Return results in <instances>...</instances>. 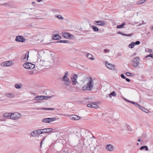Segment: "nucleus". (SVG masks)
I'll return each mask as SVG.
<instances>
[{"label":"nucleus","mask_w":153,"mask_h":153,"mask_svg":"<svg viewBox=\"0 0 153 153\" xmlns=\"http://www.w3.org/2000/svg\"><path fill=\"white\" fill-rule=\"evenodd\" d=\"M90 79L86 85H84L82 88L83 91H91L94 87L93 81L92 78L90 77Z\"/></svg>","instance_id":"f257e3e1"},{"label":"nucleus","mask_w":153,"mask_h":153,"mask_svg":"<svg viewBox=\"0 0 153 153\" xmlns=\"http://www.w3.org/2000/svg\"><path fill=\"white\" fill-rule=\"evenodd\" d=\"M37 57V61L36 62V64L39 66H47L45 64V61L43 60L42 56L39 55L38 52L36 55Z\"/></svg>","instance_id":"f03ea898"},{"label":"nucleus","mask_w":153,"mask_h":153,"mask_svg":"<svg viewBox=\"0 0 153 153\" xmlns=\"http://www.w3.org/2000/svg\"><path fill=\"white\" fill-rule=\"evenodd\" d=\"M21 115L18 112L11 113L10 119L13 120H17L21 117Z\"/></svg>","instance_id":"7ed1b4c3"},{"label":"nucleus","mask_w":153,"mask_h":153,"mask_svg":"<svg viewBox=\"0 0 153 153\" xmlns=\"http://www.w3.org/2000/svg\"><path fill=\"white\" fill-rule=\"evenodd\" d=\"M24 68L27 69L31 70L35 67V65L31 63L27 62L23 64Z\"/></svg>","instance_id":"20e7f679"},{"label":"nucleus","mask_w":153,"mask_h":153,"mask_svg":"<svg viewBox=\"0 0 153 153\" xmlns=\"http://www.w3.org/2000/svg\"><path fill=\"white\" fill-rule=\"evenodd\" d=\"M42 129L36 130L33 131L31 133V135L33 137H36L38 135L42 134Z\"/></svg>","instance_id":"39448f33"},{"label":"nucleus","mask_w":153,"mask_h":153,"mask_svg":"<svg viewBox=\"0 0 153 153\" xmlns=\"http://www.w3.org/2000/svg\"><path fill=\"white\" fill-rule=\"evenodd\" d=\"M139 59L137 57H135L133 60L132 65L134 67H137L139 64Z\"/></svg>","instance_id":"423d86ee"},{"label":"nucleus","mask_w":153,"mask_h":153,"mask_svg":"<svg viewBox=\"0 0 153 153\" xmlns=\"http://www.w3.org/2000/svg\"><path fill=\"white\" fill-rule=\"evenodd\" d=\"M56 119V117L45 118L42 119V121L45 123H50L55 121Z\"/></svg>","instance_id":"0eeeda50"},{"label":"nucleus","mask_w":153,"mask_h":153,"mask_svg":"<svg viewBox=\"0 0 153 153\" xmlns=\"http://www.w3.org/2000/svg\"><path fill=\"white\" fill-rule=\"evenodd\" d=\"M52 97V96H36L35 98V100H39L42 99H47L48 98H50Z\"/></svg>","instance_id":"6e6552de"},{"label":"nucleus","mask_w":153,"mask_h":153,"mask_svg":"<svg viewBox=\"0 0 153 153\" xmlns=\"http://www.w3.org/2000/svg\"><path fill=\"white\" fill-rule=\"evenodd\" d=\"M78 78L76 74H74L72 77L71 78V80L72 82V85H75L78 83L77 81V79Z\"/></svg>","instance_id":"1a4fd4ad"},{"label":"nucleus","mask_w":153,"mask_h":153,"mask_svg":"<svg viewBox=\"0 0 153 153\" xmlns=\"http://www.w3.org/2000/svg\"><path fill=\"white\" fill-rule=\"evenodd\" d=\"M94 23L97 25L102 26H105L107 24L106 22L103 21H95L94 22Z\"/></svg>","instance_id":"9d476101"},{"label":"nucleus","mask_w":153,"mask_h":153,"mask_svg":"<svg viewBox=\"0 0 153 153\" xmlns=\"http://www.w3.org/2000/svg\"><path fill=\"white\" fill-rule=\"evenodd\" d=\"M15 41L18 42H23L25 41V39L22 36H16Z\"/></svg>","instance_id":"9b49d317"},{"label":"nucleus","mask_w":153,"mask_h":153,"mask_svg":"<svg viewBox=\"0 0 153 153\" xmlns=\"http://www.w3.org/2000/svg\"><path fill=\"white\" fill-rule=\"evenodd\" d=\"M13 64L12 61H7L2 62L1 65L3 66H9L12 65Z\"/></svg>","instance_id":"f8f14e48"},{"label":"nucleus","mask_w":153,"mask_h":153,"mask_svg":"<svg viewBox=\"0 0 153 153\" xmlns=\"http://www.w3.org/2000/svg\"><path fill=\"white\" fill-rule=\"evenodd\" d=\"M62 80L65 82V85L67 86H69L71 83L70 80L68 78H65L64 79V78H62Z\"/></svg>","instance_id":"ddd939ff"},{"label":"nucleus","mask_w":153,"mask_h":153,"mask_svg":"<svg viewBox=\"0 0 153 153\" xmlns=\"http://www.w3.org/2000/svg\"><path fill=\"white\" fill-rule=\"evenodd\" d=\"M42 134L49 133L52 131L53 129L51 128H45L41 129Z\"/></svg>","instance_id":"4468645a"},{"label":"nucleus","mask_w":153,"mask_h":153,"mask_svg":"<svg viewBox=\"0 0 153 153\" xmlns=\"http://www.w3.org/2000/svg\"><path fill=\"white\" fill-rule=\"evenodd\" d=\"M106 67L111 70H113L114 68V66L112 64H110L106 62L105 63Z\"/></svg>","instance_id":"2eb2a0df"},{"label":"nucleus","mask_w":153,"mask_h":153,"mask_svg":"<svg viewBox=\"0 0 153 153\" xmlns=\"http://www.w3.org/2000/svg\"><path fill=\"white\" fill-rule=\"evenodd\" d=\"M106 149L109 151L111 152L114 150V148L113 146L111 145H107L106 146Z\"/></svg>","instance_id":"dca6fc26"},{"label":"nucleus","mask_w":153,"mask_h":153,"mask_svg":"<svg viewBox=\"0 0 153 153\" xmlns=\"http://www.w3.org/2000/svg\"><path fill=\"white\" fill-rule=\"evenodd\" d=\"M88 107L91 108H97L98 107V106L96 104L94 103H91L90 104H88L87 105Z\"/></svg>","instance_id":"f3484780"},{"label":"nucleus","mask_w":153,"mask_h":153,"mask_svg":"<svg viewBox=\"0 0 153 153\" xmlns=\"http://www.w3.org/2000/svg\"><path fill=\"white\" fill-rule=\"evenodd\" d=\"M71 118L72 120H78L80 119V117L76 115H72L71 116Z\"/></svg>","instance_id":"a211bd4d"},{"label":"nucleus","mask_w":153,"mask_h":153,"mask_svg":"<svg viewBox=\"0 0 153 153\" xmlns=\"http://www.w3.org/2000/svg\"><path fill=\"white\" fill-rule=\"evenodd\" d=\"M3 117L6 118L7 119H10L11 117V112L5 113L3 115Z\"/></svg>","instance_id":"6ab92c4d"},{"label":"nucleus","mask_w":153,"mask_h":153,"mask_svg":"<svg viewBox=\"0 0 153 153\" xmlns=\"http://www.w3.org/2000/svg\"><path fill=\"white\" fill-rule=\"evenodd\" d=\"M71 36H72V35L68 33H66L63 34V36L66 38H70Z\"/></svg>","instance_id":"aec40b11"},{"label":"nucleus","mask_w":153,"mask_h":153,"mask_svg":"<svg viewBox=\"0 0 153 153\" xmlns=\"http://www.w3.org/2000/svg\"><path fill=\"white\" fill-rule=\"evenodd\" d=\"M52 38L54 40H58L61 38V37L59 36L58 35L56 34L53 35Z\"/></svg>","instance_id":"412c9836"},{"label":"nucleus","mask_w":153,"mask_h":153,"mask_svg":"<svg viewBox=\"0 0 153 153\" xmlns=\"http://www.w3.org/2000/svg\"><path fill=\"white\" fill-rule=\"evenodd\" d=\"M117 33L118 34H121L122 35L127 36H131L132 35V33H131L130 34H125L123 33H122L121 32H120V31L118 32Z\"/></svg>","instance_id":"4be33fe9"},{"label":"nucleus","mask_w":153,"mask_h":153,"mask_svg":"<svg viewBox=\"0 0 153 153\" xmlns=\"http://www.w3.org/2000/svg\"><path fill=\"white\" fill-rule=\"evenodd\" d=\"M125 25L126 23L125 22H123L120 25H117L116 27L117 28H123Z\"/></svg>","instance_id":"5701e85b"},{"label":"nucleus","mask_w":153,"mask_h":153,"mask_svg":"<svg viewBox=\"0 0 153 153\" xmlns=\"http://www.w3.org/2000/svg\"><path fill=\"white\" fill-rule=\"evenodd\" d=\"M0 5L3 6L5 7H10V2L0 4Z\"/></svg>","instance_id":"b1692460"},{"label":"nucleus","mask_w":153,"mask_h":153,"mask_svg":"<svg viewBox=\"0 0 153 153\" xmlns=\"http://www.w3.org/2000/svg\"><path fill=\"white\" fill-rule=\"evenodd\" d=\"M4 95L10 98L13 97L14 96V95L13 94L5 93Z\"/></svg>","instance_id":"393cba45"},{"label":"nucleus","mask_w":153,"mask_h":153,"mask_svg":"<svg viewBox=\"0 0 153 153\" xmlns=\"http://www.w3.org/2000/svg\"><path fill=\"white\" fill-rule=\"evenodd\" d=\"M144 149H145V150L146 151H148L149 150L148 147L146 146H142L140 149V150H142Z\"/></svg>","instance_id":"a878e982"},{"label":"nucleus","mask_w":153,"mask_h":153,"mask_svg":"<svg viewBox=\"0 0 153 153\" xmlns=\"http://www.w3.org/2000/svg\"><path fill=\"white\" fill-rule=\"evenodd\" d=\"M116 95H117V94H116L115 93V92L114 91H113L112 92H111L109 94V97H111L112 96H113V97H116Z\"/></svg>","instance_id":"bb28decb"},{"label":"nucleus","mask_w":153,"mask_h":153,"mask_svg":"<svg viewBox=\"0 0 153 153\" xmlns=\"http://www.w3.org/2000/svg\"><path fill=\"white\" fill-rule=\"evenodd\" d=\"M68 42L69 41L68 40H62L57 41V42L58 43H68Z\"/></svg>","instance_id":"cd10ccee"},{"label":"nucleus","mask_w":153,"mask_h":153,"mask_svg":"<svg viewBox=\"0 0 153 153\" xmlns=\"http://www.w3.org/2000/svg\"><path fill=\"white\" fill-rule=\"evenodd\" d=\"M92 56V55L90 53H88L86 55V57H87L89 59L93 60L94 59L93 58L91 57Z\"/></svg>","instance_id":"c85d7f7f"},{"label":"nucleus","mask_w":153,"mask_h":153,"mask_svg":"<svg viewBox=\"0 0 153 153\" xmlns=\"http://www.w3.org/2000/svg\"><path fill=\"white\" fill-rule=\"evenodd\" d=\"M55 16L56 17L62 20H63L64 19V18H63V17L61 15H55Z\"/></svg>","instance_id":"c756f323"},{"label":"nucleus","mask_w":153,"mask_h":153,"mask_svg":"<svg viewBox=\"0 0 153 153\" xmlns=\"http://www.w3.org/2000/svg\"><path fill=\"white\" fill-rule=\"evenodd\" d=\"M28 55H27V54H25L24 55V56L23 57V59L25 60V61L28 60Z\"/></svg>","instance_id":"7c9ffc66"},{"label":"nucleus","mask_w":153,"mask_h":153,"mask_svg":"<svg viewBox=\"0 0 153 153\" xmlns=\"http://www.w3.org/2000/svg\"><path fill=\"white\" fill-rule=\"evenodd\" d=\"M134 43L133 42H132L128 45V47L131 48H132L134 47Z\"/></svg>","instance_id":"2f4dec72"},{"label":"nucleus","mask_w":153,"mask_h":153,"mask_svg":"<svg viewBox=\"0 0 153 153\" xmlns=\"http://www.w3.org/2000/svg\"><path fill=\"white\" fill-rule=\"evenodd\" d=\"M92 27L93 29L95 31H98L99 30L98 28L97 27L95 26H92Z\"/></svg>","instance_id":"473e14b6"},{"label":"nucleus","mask_w":153,"mask_h":153,"mask_svg":"<svg viewBox=\"0 0 153 153\" xmlns=\"http://www.w3.org/2000/svg\"><path fill=\"white\" fill-rule=\"evenodd\" d=\"M42 110H54V108H43L41 109Z\"/></svg>","instance_id":"72a5a7b5"},{"label":"nucleus","mask_w":153,"mask_h":153,"mask_svg":"<svg viewBox=\"0 0 153 153\" xmlns=\"http://www.w3.org/2000/svg\"><path fill=\"white\" fill-rule=\"evenodd\" d=\"M15 87L17 89H19L21 88V86L19 84H16L15 85Z\"/></svg>","instance_id":"f704fd0d"},{"label":"nucleus","mask_w":153,"mask_h":153,"mask_svg":"<svg viewBox=\"0 0 153 153\" xmlns=\"http://www.w3.org/2000/svg\"><path fill=\"white\" fill-rule=\"evenodd\" d=\"M150 57L152 58H153V55L151 53L149 55H147L145 57V58H148V57Z\"/></svg>","instance_id":"c9c22d12"},{"label":"nucleus","mask_w":153,"mask_h":153,"mask_svg":"<svg viewBox=\"0 0 153 153\" xmlns=\"http://www.w3.org/2000/svg\"><path fill=\"white\" fill-rule=\"evenodd\" d=\"M146 0H140V1L138 2V4H140L145 2Z\"/></svg>","instance_id":"e433bc0d"},{"label":"nucleus","mask_w":153,"mask_h":153,"mask_svg":"<svg viewBox=\"0 0 153 153\" xmlns=\"http://www.w3.org/2000/svg\"><path fill=\"white\" fill-rule=\"evenodd\" d=\"M68 72L67 71H66V72H65V73L64 75L63 76L62 78H64V79L65 78H68L67 77V76H68Z\"/></svg>","instance_id":"4c0bfd02"},{"label":"nucleus","mask_w":153,"mask_h":153,"mask_svg":"<svg viewBox=\"0 0 153 153\" xmlns=\"http://www.w3.org/2000/svg\"><path fill=\"white\" fill-rule=\"evenodd\" d=\"M145 51L146 52H148L149 53H151L152 52V50L150 49H147L145 50Z\"/></svg>","instance_id":"58836bf2"},{"label":"nucleus","mask_w":153,"mask_h":153,"mask_svg":"<svg viewBox=\"0 0 153 153\" xmlns=\"http://www.w3.org/2000/svg\"><path fill=\"white\" fill-rule=\"evenodd\" d=\"M134 45H139L140 43V42L139 41H137L135 42H134Z\"/></svg>","instance_id":"ea45409f"},{"label":"nucleus","mask_w":153,"mask_h":153,"mask_svg":"<svg viewBox=\"0 0 153 153\" xmlns=\"http://www.w3.org/2000/svg\"><path fill=\"white\" fill-rule=\"evenodd\" d=\"M125 74L126 75L128 76H131V75H132V74L129 72H126Z\"/></svg>","instance_id":"a19ab883"},{"label":"nucleus","mask_w":153,"mask_h":153,"mask_svg":"<svg viewBox=\"0 0 153 153\" xmlns=\"http://www.w3.org/2000/svg\"><path fill=\"white\" fill-rule=\"evenodd\" d=\"M131 103L135 105L137 107V106L139 105L137 103H136L133 101H132V102H131Z\"/></svg>","instance_id":"79ce46f5"},{"label":"nucleus","mask_w":153,"mask_h":153,"mask_svg":"<svg viewBox=\"0 0 153 153\" xmlns=\"http://www.w3.org/2000/svg\"><path fill=\"white\" fill-rule=\"evenodd\" d=\"M46 137H45L41 141L40 143V148L42 147V143L43 141H44V140L45 139V138Z\"/></svg>","instance_id":"37998d69"},{"label":"nucleus","mask_w":153,"mask_h":153,"mask_svg":"<svg viewBox=\"0 0 153 153\" xmlns=\"http://www.w3.org/2000/svg\"><path fill=\"white\" fill-rule=\"evenodd\" d=\"M143 109V111L146 113H149V111L148 110L145 109L144 108V109Z\"/></svg>","instance_id":"c03bdc74"},{"label":"nucleus","mask_w":153,"mask_h":153,"mask_svg":"<svg viewBox=\"0 0 153 153\" xmlns=\"http://www.w3.org/2000/svg\"><path fill=\"white\" fill-rule=\"evenodd\" d=\"M127 129L129 131H131V128L130 126H128L127 127Z\"/></svg>","instance_id":"a18cd8bd"},{"label":"nucleus","mask_w":153,"mask_h":153,"mask_svg":"<svg viewBox=\"0 0 153 153\" xmlns=\"http://www.w3.org/2000/svg\"><path fill=\"white\" fill-rule=\"evenodd\" d=\"M137 107H138L142 111H143V109H144V108L141 107L140 105H139L138 106H137Z\"/></svg>","instance_id":"49530a36"},{"label":"nucleus","mask_w":153,"mask_h":153,"mask_svg":"<svg viewBox=\"0 0 153 153\" xmlns=\"http://www.w3.org/2000/svg\"><path fill=\"white\" fill-rule=\"evenodd\" d=\"M137 107H138L142 111H143V109H144V108L141 107L140 105H139L138 106H137Z\"/></svg>","instance_id":"de8ad7c7"},{"label":"nucleus","mask_w":153,"mask_h":153,"mask_svg":"<svg viewBox=\"0 0 153 153\" xmlns=\"http://www.w3.org/2000/svg\"><path fill=\"white\" fill-rule=\"evenodd\" d=\"M121 77L123 79H126V77L123 74H121L120 75Z\"/></svg>","instance_id":"09e8293b"},{"label":"nucleus","mask_w":153,"mask_h":153,"mask_svg":"<svg viewBox=\"0 0 153 153\" xmlns=\"http://www.w3.org/2000/svg\"><path fill=\"white\" fill-rule=\"evenodd\" d=\"M126 81L128 82H130V80L129 79L127 78H126Z\"/></svg>","instance_id":"8fccbe9b"},{"label":"nucleus","mask_w":153,"mask_h":153,"mask_svg":"<svg viewBox=\"0 0 153 153\" xmlns=\"http://www.w3.org/2000/svg\"><path fill=\"white\" fill-rule=\"evenodd\" d=\"M104 51L105 53H107L108 52V50L107 49H105Z\"/></svg>","instance_id":"3c124183"},{"label":"nucleus","mask_w":153,"mask_h":153,"mask_svg":"<svg viewBox=\"0 0 153 153\" xmlns=\"http://www.w3.org/2000/svg\"><path fill=\"white\" fill-rule=\"evenodd\" d=\"M62 153H69L68 152H66L65 151H63Z\"/></svg>","instance_id":"603ef678"},{"label":"nucleus","mask_w":153,"mask_h":153,"mask_svg":"<svg viewBox=\"0 0 153 153\" xmlns=\"http://www.w3.org/2000/svg\"><path fill=\"white\" fill-rule=\"evenodd\" d=\"M126 101L129 102H130L131 103V102H132V101H130L129 100H125Z\"/></svg>","instance_id":"864d4df0"},{"label":"nucleus","mask_w":153,"mask_h":153,"mask_svg":"<svg viewBox=\"0 0 153 153\" xmlns=\"http://www.w3.org/2000/svg\"><path fill=\"white\" fill-rule=\"evenodd\" d=\"M57 10H53V13H55V12H57Z\"/></svg>","instance_id":"5fc2aeb1"},{"label":"nucleus","mask_w":153,"mask_h":153,"mask_svg":"<svg viewBox=\"0 0 153 153\" xmlns=\"http://www.w3.org/2000/svg\"><path fill=\"white\" fill-rule=\"evenodd\" d=\"M138 142H140L141 141V140L140 139H138L137 140Z\"/></svg>","instance_id":"6e6d98bb"},{"label":"nucleus","mask_w":153,"mask_h":153,"mask_svg":"<svg viewBox=\"0 0 153 153\" xmlns=\"http://www.w3.org/2000/svg\"><path fill=\"white\" fill-rule=\"evenodd\" d=\"M42 0H37L38 2H39L40 1H42Z\"/></svg>","instance_id":"4d7b16f0"},{"label":"nucleus","mask_w":153,"mask_h":153,"mask_svg":"<svg viewBox=\"0 0 153 153\" xmlns=\"http://www.w3.org/2000/svg\"><path fill=\"white\" fill-rule=\"evenodd\" d=\"M4 121V120L3 119H0V121Z\"/></svg>","instance_id":"13d9d810"},{"label":"nucleus","mask_w":153,"mask_h":153,"mask_svg":"<svg viewBox=\"0 0 153 153\" xmlns=\"http://www.w3.org/2000/svg\"><path fill=\"white\" fill-rule=\"evenodd\" d=\"M33 4H35V2H32V3Z\"/></svg>","instance_id":"bf43d9fd"},{"label":"nucleus","mask_w":153,"mask_h":153,"mask_svg":"<svg viewBox=\"0 0 153 153\" xmlns=\"http://www.w3.org/2000/svg\"><path fill=\"white\" fill-rule=\"evenodd\" d=\"M152 30H153V26L152 27V28L151 29Z\"/></svg>","instance_id":"052dcab7"},{"label":"nucleus","mask_w":153,"mask_h":153,"mask_svg":"<svg viewBox=\"0 0 153 153\" xmlns=\"http://www.w3.org/2000/svg\"><path fill=\"white\" fill-rule=\"evenodd\" d=\"M137 145H139V143H137Z\"/></svg>","instance_id":"680f3d73"}]
</instances>
